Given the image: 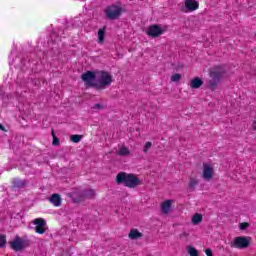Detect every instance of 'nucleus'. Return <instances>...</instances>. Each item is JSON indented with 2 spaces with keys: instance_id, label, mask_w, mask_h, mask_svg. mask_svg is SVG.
Listing matches in <instances>:
<instances>
[{
  "instance_id": "1",
  "label": "nucleus",
  "mask_w": 256,
  "mask_h": 256,
  "mask_svg": "<svg viewBox=\"0 0 256 256\" xmlns=\"http://www.w3.org/2000/svg\"><path fill=\"white\" fill-rule=\"evenodd\" d=\"M81 79L86 89H95L96 91H103V89L111 87L113 83V76L105 70H88L81 75Z\"/></svg>"
},
{
  "instance_id": "2",
  "label": "nucleus",
  "mask_w": 256,
  "mask_h": 256,
  "mask_svg": "<svg viewBox=\"0 0 256 256\" xmlns=\"http://www.w3.org/2000/svg\"><path fill=\"white\" fill-rule=\"evenodd\" d=\"M117 185H124V187H129V189H135L138 185H141V180L133 173L119 172L116 176Z\"/></svg>"
},
{
  "instance_id": "3",
  "label": "nucleus",
  "mask_w": 256,
  "mask_h": 256,
  "mask_svg": "<svg viewBox=\"0 0 256 256\" xmlns=\"http://www.w3.org/2000/svg\"><path fill=\"white\" fill-rule=\"evenodd\" d=\"M225 75V67L223 66H215L210 70V80L208 81V87L211 91H215L219 83H221V79Z\"/></svg>"
},
{
  "instance_id": "4",
  "label": "nucleus",
  "mask_w": 256,
  "mask_h": 256,
  "mask_svg": "<svg viewBox=\"0 0 256 256\" xmlns=\"http://www.w3.org/2000/svg\"><path fill=\"white\" fill-rule=\"evenodd\" d=\"M95 195L94 189L78 190L72 193V200L74 203H81L87 199H95Z\"/></svg>"
},
{
  "instance_id": "5",
  "label": "nucleus",
  "mask_w": 256,
  "mask_h": 256,
  "mask_svg": "<svg viewBox=\"0 0 256 256\" xmlns=\"http://www.w3.org/2000/svg\"><path fill=\"white\" fill-rule=\"evenodd\" d=\"M122 13L123 8L118 5H110L105 10L106 17L107 19H110V21H115V19H119Z\"/></svg>"
},
{
  "instance_id": "6",
  "label": "nucleus",
  "mask_w": 256,
  "mask_h": 256,
  "mask_svg": "<svg viewBox=\"0 0 256 256\" xmlns=\"http://www.w3.org/2000/svg\"><path fill=\"white\" fill-rule=\"evenodd\" d=\"M251 245V237L238 236L231 242L230 247L234 249H247Z\"/></svg>"
},
{
  "instance_id": "7",
  "label": "nucleus",
  "mask_w": 256,
  "mask_h": 256,
  "mask_svg": "<svg viewBox=\"0 0 256 256\" xmlns=\"http://www.w3.org/2000/svg\"><path fill=\"white\" fill-rule=\"evenodd\" d=\"M31 245L30 240L22 239L19 236H16L15 239L10 242V247L14 251H23L26 247H29Z\"/></svg>"
},
{
  "instance_id": "8",
  "label": "nucleus",
  "mask_w": 256,
  "mask_h": 256,
  "mask_svg": "<svg viewBox=\"0 0 256 256\" xmlns=\"http://www.w3.org/2000/svg\"><path fill=\"white\" fill-rule=\"evenodd\" d=\"M146 33L148 37H153L155 39L157 37H160V35H163V33H165V30H163L159 25L153 24L148 27Z\"/></svg>"
},
{
  "instance_id": "9",
  "label": "nucleus",
  "mask_w": 256,
  "mask_h": 256,
  "mask_svg": "<svg viewBox=\"0 0 256 256\" xmlns=\"http://www.w3.org/2000/svg\"><path fill=\"white\" fill-rule=\"evenodd\" d=\"M33 224L36 225L35 231L39 235H43L45 233V227H47V222L43 218H36L33 220Z\"/></svg>"
},
{
  "instance_id": "10",
  "label": "nucleus",
  "mask_w": 256,
  "mask_h": 256,
  "mask_svg": "<svg viewBox=\"0 0 256 256\" xmlns=\"http://www.w3.org/2000/svg\"><path fill=\"white\" fill-rule=\"evenodd\" d=\"M204 170H203V177L206 181H209L210 179H213V167L209 164H203Z\"/></svg>"
},
{
  "instance_id": "11",
  "label": "nucleus",
  "mask_w": 256,
  "mask_h": 256,
  "mask_svg": "<svg viewBox=\"0 0 256 256\" xmlns=\"http://www.w3.org/2000/svg\"><path fill=\"white\" fill-rule=\"evenodd\" d=\"M29 181L21 180L19 178H15L12 182V189H25L27 187Z\"/></svg>"
},
{
  "instance_id": "12",
  "label": "nucleus",
  "mask_w": 256,
  "mask_h": 256,
  "mask_svg": "<svg viewBox=\"0 0 256 256\" xmlns=\"http://www.w3.org/2000/svg\"><path fill=\"white\" fill-rule=\"evenodd\" d=\"M49 201L52 203V205H54V207H61L63 199L61 198L60 194L54 193L50 196Z\"/></svg>"
},
{
  "instance_id": "13",
  "label": "nucleus",
  "mask_w": 256,
  "mask_h": 256,
  "mask_svg": "<svg viewBox=\"0 0 256 256\" xmlns=\"http://www.w3.org/2000/svg\"><path fill=\"white\" fill-rule=\"evenodd\" d=\"M185 7L188 11H197L199 9V2L196 0H185Z\"/></svg>"
},
{
  "instance_id": "14",
  "label": "nucleus",
  "mask_w": 256,
  "mask_h": 256,
  "mask_svg": "<svg viewBox=\"0 0 256 256\" xmlns=\"http://www.w3.org/2000/svg\"><path fill=\"white\" fill-rule=\"evenodd\" d=\"M203 86V79L200 77H195L190 81V87L192 89H199V87Z\"/></svg>"
},
{
  "instance_id": "15",
  "label": "nucleus",
  "mask_w": 256,
  "mask_h": 256,
  "mask_svg": "<svg viewBox=\"0 0 256 256\" xmlns=\"http://www.w3.org/2000/svg\"><path fill=\"white\" fill-rule=\"evenodd\" d=\"M105 31H107V26H104L103 28H100L98 30V43L100 45H103V43H105Z\"/></svg>"
},
{
  "instance_id": "16",
  "label": "nucleus",
  "mask_w": 256,
  "mask_h": 256,
  "mask_svg": "<svg viewBox=\"0 0 256 256\" xmlns=\"http://www.w3.org/2000/svg\"><path fill=\"white\" fill-rule=\"evenodd\" d=\"M129 239L137 240L141 239L143 237V233L139 232L137 229H132L130 233L128 234Z\"/></svg>"
},
{
  "instance_id": "17",
  "label": "nucleus",
  "mask_w": 256,
  "mask_h": 256,
  "mask_svg": "<svg viewBox=\"0 0 256 256\" xmlns=\"http://www.w3.org/2000/svg\"><path fill=\"white\" fill-rule=\"evenodd\" d=\"M171 203H173L172 200H166L162 203V206H161L162 213L167 215V213H169V211H171Z\"/></svg>"
},
{
  "instance_id": "18",
  "label": "nucleus",
  "mask_w": 256,
  "mask_h": 256,
  "mask_svg": "<svg viewBox=\"0 0 256 256\" xmlns=\"http://www.w3.org/2000/svg\"><path fill=\"white\" fill-rule=\"evenodd\" d=\"M117 155H119L120 157H127V155H131V151L129 150V148L123 146L119 149Z\"/></svg>"
},
{
  "instance_id": "19",
  "label": "nucleus",
  "mask_w": 256,
  "mask_h": 256,
  "mask_svg": "<svg viewBox=\"0 0 256 256\" xmlns=\"http://www.w3.org/2000/svg\"><path fill=\"white\" fill-rule=\"evenodd\" d=\"M201 221H203V215L196 213L193 217H192V223L193 225H199V223H201Z\"/></svg>"
},
{
  "instance_id": "20",
  "label": "nucleus",
  "mask_w": 256,
  "mask_h": 256,
  "mask_svg": "<svg viewBox=\"0 0 256 256\" xmlns=\"http://www.w3.org/2000/svg\"><path fill=\"white\" fill-rule=\"evenodd\" d=\"M197 185H199V181H197V179L190 178L189 189H191V191H195V187H197Z\"/></svg>"
},
{
  "instance_id": "21",
  "label": "nucleus",
  "mask_w": 256,
  "mask_h": 256,
  "mask_svg": "<svg viewBox=\"0 0 256 256\" xmlns=\"http://www.w3.org/2000/svg\"><path fill=\"white\" fill-rule=\"evenodd\" d=\"M81 139H83V135L74 134L70 136V141H72V143H79Z\"/></svg>"
},
{
  "instance_id": "22",
  "label": "nucleus",
  "mask_w": 256,
  "mask_h": 256,
  "mask_svg": "<svg viewBox=\"0 0 256 256\" xmlns=\"http://www.w3.org/2000/svg\"><path fill=\"white\" fill-rule=\"evenodd\" d=\"M188 253L190 256H199V251L195 249V247L189 246L188 247Z\"/></svg>"
},
{
  "instance_id": "23",
  "label": "nucleus",
  "mask_w": 256,
  "mask_h": 256,
  "mask_svg": "<svg viewBox=\"0 0 256 256\" xmlns=\"http://www.w3.org/2000/svg\"><path fill=\"white\" fill-rule=\"evenodd\" d=\"M0 247H7V238L5 237V235H0Z\"/></svg>"
},
{
  "instance_id": "24",
  "label": "nucleus",
  "mask_w": 256,
  "mask_h": 256,
  "mask_svg": "<svg viewBox=\"0 0 256 256\" xmlns=\"http://www.w3.org/2000/svg\"><path fill=\"white\" fill-rule=\"evenodd\" d=\"M151 147H153V143L146 142L143 147V153H149V149H151Z\"/></svg>"
},
{
  "instance_id": "25",
  "label": "nucleus",
  "mask_w": 256,
  "mask_h": 256,
  "mask_svg": "<svg viewBox=\"0 0 256 256\" xmlns=\"http://www.w3.org/2000/svg\"><path fill=\"white\" fill-rule=\"evenodd\" d=\"M52 137H53L52 145L54 146L59 145V138H57V136L55 135V130H52Z\"/></svg>"
},
{
  "instance_id": "26",
  "label": "nucleus",
  "mask_w": 256,
  "mask_h": 256,
  "mask_svg": "<svg viewBox=\"0 0 256 256\" xmlns=\"http://www.w3.org/2000/svg\"><path fill=\"white\" fill-rule=\"evenodd\" d=\"M171 81L173 83H177V81H181V74H174L171 76Z\"/></svg>"
},
{
  "instance_id": "27",
  "label": "nucleus",
  "mask_w": 256,
  "mask_h": 256,
  "mask_svg": "<svg viewBox=\"0 0 256 256\" xmlns=\"http://www.w3.org/2000/svg\"><path fill=\"white\" fill-rule=\"evenodd\" d=\"M240 230L245 231V229H249V223L247 222H242L239 224Z\"/></svg>"
},
{
  "instance_id": "28",
  "label": "nucleus",
  "mask_w": 256,
  "mask_h": 256,
  "mask_svg": "<svg viewBox=\"0 0 256 256\" xmlns=\"http://www.w3.org/2000/svg\"><path fill=\"white\" fill-rule=\"evenodd\" d=\"M205 253L207 256H213V251L210 248H207Z\"/></svg>"
},
{
  "instance_id": "29",
  "label": "nucleus",
  "mask_w": 256,
  "mask_h": 256,
  "mask_svg": "<svg viewBox=\"0 0 256 256\" xmlns=\"http://www.w3.org/2000/svg\"><path fill=\"white\" fill-rule=\"evenodd\" d=\"M93 109H103V105L96 103L94 104Z\"/></svg>"
},
{
  "instance_id": "30",
  "label": "nucleus",
  "mask_w": 256,
  "mask_h": 256,
  "mask_svg": "<svg viewBox=\"0 0 256 256\" xmlns=\"http://www.w3.org/2000/svg\"><path fill=\"white\" fill-rule=\"evenodd\" d=\"M0 129H1V131H7V129H5V126H3L2 124H0Z\"/></svg>"
},
{
  "instance_id": "31",
  "label": "nucleus",
  "mask_w": 256,
  "mask_h": 256,
  "mask_svg": "<svg viewBox=\"0 0 256 256\" xmlns=\"http://www.w3.org/2000/svg\"><path fill=\"white\" fill-rule=\"evenodd\" d=\"M252 129H253L254 131H256V122H253V123H252Z\"/></svg>"
}]
</instances>
